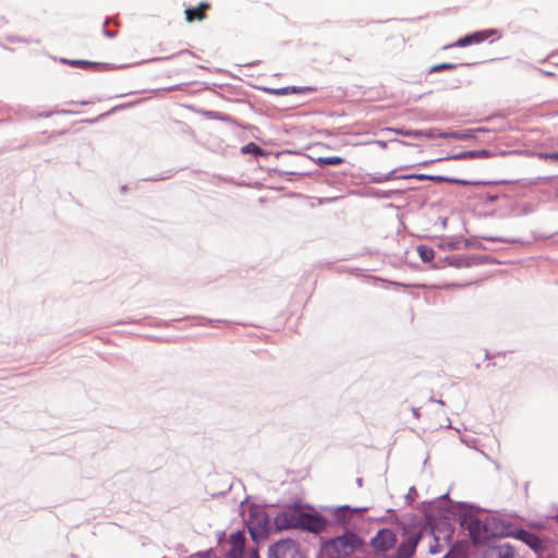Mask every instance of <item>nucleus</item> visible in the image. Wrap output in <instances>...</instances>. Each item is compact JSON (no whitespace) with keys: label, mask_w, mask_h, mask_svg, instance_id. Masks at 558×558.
I'll list each match as a JSON object with an SVG mask.
<instances>
[{"label":"nucleus","mask_w":558,"mask_h":558,"mask_svg":"<svg viewBox=\"0 0 558 558\" xmlns=\"http://www.w3.org/2000/svg\"><path fill=\"white\" fill-rule=\"evenodd\" d=\"M423 513L424 523L429 527L430 533H437L446 539H450L454 533L453 520L458 519L462 509L478 510V507L465 501L453 502L446 493L433 500L422 501L418 506Z\"/></svg>","instance_id":"1"},{"label":"nucleus","mask_w":558,"mask_h":558,"mask_svg":"<svg viewBox=\"0 0 558 558\" xmlns=\"http://www.w3.org/2000/svg\"><path fill=\"white\" fill-rule=\"evenodd\" d=\"M459 524L468 530L473 545L485 546L496 543L510 534L511 523L496 518L486 509H466L459 517Z\"/></svg>","instance_id":"2"},{"label":"nucleus","mask_w":558,"mask_h":558,"mask_svg":"<svg viewBox=\"0 0 558 558\" xmlns=\"http://www.w3.org/2000/svg\"><path fill=\"white\" fill-rule=\"evenodd\" d=\"M364 545L365 541L353 529H345L340 535L322 538L317 555L320 558H324V554L350 558L353 553L363 550Z\"/></svg>","instance_id":"3"},{"label":"nucleus","mask_w":558,"mask_h":558,"mask_svg":"<svg viewBox=\"0 0 558 558\" xmlns=\"http://www.w3.org/2000/svg\"><path fill=\"white\" fill-rule=\"evenodd\" d=\"M246 497L240 505V513L243 517V522L250 533L251 539L255 544H260L266 541L270 535V517L258 505H247V515L244 512V505L247 502Z\"/></svg>","instance_id":"4"},{"label":"nucleus","mask_w":558,"mask_h":558,"mask_svg":"<svg viewBox=\"0 0 558 558\" xmlns=\"http://www.w3.org/2000/svg\"><path fill=\"white\" fill-rule=\"evenodd\" d=\"M306 504H303L300 499L294 500L292 504L286 505L284 510L279 511L274 518V526L276 532H282L288 530H300L301 522L300 518L304 513Z\"/></svg>","instance_id":"5"},{"label":"nucleus","mask_w":558,"mask_h":558,"mask_svg":"<svg viewBox=\"0 0 558 558\" xmlns=\"http://www.w3.org/2000/svg\"><path fill=\"white\" fill-rule=\"evenodd\" d=\"M267 558H307L299 542L286 537L274 542L268 547Z\"/></svg>","instance_id":"6"},{"label":"nucleus","mask_w":558,"mask_h":558,"mask_svg":"<svg viewBox=\"0 0 558 558\" xmlns=\"http://www.w3.org/2000/svg\"><path fill=\"white\" fill-rule=\"evenodd\" d=\"M350 509L349 505L341 506H322L320 510L326 512L325 518L327 519V532H333L336 530L351 529L350 523L352 515L348 513Z\"/></svg>","instance_id":"7"},{"label":"nucleus","mask_w":558,"mask_h":558,"mask_svg":"<svg viewBox=\"0 0 558 558\" xmlns=\"http://www.w3.org/2000/svg\"><path fill=\"white\" fill-rule=\"evenodd\" d=\"M397 523L402 525L403 535H407L404 539L397 546L396 553L390 556H385V558H412L416 551L417 545L420 544L423 533L422 532H413L410 533L409 527L402 523L398 518L396 519Z\"/></svg>","instance_id":"8"},{"label":"nucleus","mask_w":558,"mask_h":558,"mask_svg":"<svg viewBox=\"0 0 558 558\" xmlns=\"http://www.w3.org/2000/svg\"><path fill=\"white\" fill-rule=\"evenodd\" d=\"M397 534L389 527L379 529L369 539V545L377 557L388 556L387 553L397 546Z\"/></svg>","instance_id":"9"},{"label":"nucleus","mask_w":558,"mask_h":558,"mask_svg":"<svg viewBox=\"0 0 558 558\" xmlns=\"http://www.w3.org/2000/svg\"><path fill=\"white\" fill-rule=\"evenodd\" d=\"M305 508L310 511H304L300 518L301 531L318 535L327 532V519L324 513L317 512L312 505L306 504Z\"/></svg>","instance_id":"10"},{"label":"nucleus","mask_w":558,"mask_h":558,"mask_svg":"<svg viewBox=\"0 0 558 558\" xmlns=\"http://www.w3.org/2000/svg\"><path fill=\"white\" fill-rule=\"evenodd\" d=\"M495 36L496 39H500L502 37V33L498 28H486L481 31H475L464 36L460 37L457 41L451 45H447L444 49H449L451 47H460L464 48L471 45L481 44L489 37Z\"/></svg>","instance_id":"11"},{"label":"nucleus","mask_w":558,"mask_h":558,"mask_svg":"<svg viewBox=\"0 0 558 558\" xmlns=\"http://www.w3.org/2000/svg\"><path fill=\"white\" fill-rule=\"evenodd\" d=\"M509 536H512L521 541L538 555L547 549V542L537 533L532 532L530 530L523 527L513 529L511 526Z\"/></svg>","instance_id":"12"},{"label":"nucleus","mask_w":558,"mask_h":558,"mask_svg":"<svg viewBox=\"0 0 558 558\" xmlns=\"http://www.w3.org/2000/svg\"><path fill=\"white\" fill-rule=\"evenodd\" d=\"M474 558H515V549L508 542L487 544Z\"/></svg>","instance_id":"13"},{"label":"nucleus","mask_w":558,"mask_h":558,"mask_svg":"<svg viewBox=\"0 0 558 558\" xmlns=\"http://www.w3.org/2000/svg\"><path fill=\"white\" fill-rule=\"evenodd\" d=\"M426 181H432L436 183H452V184H459V185H493V184H506L509 183V181L500 180V181H472L466 179H460L456 177H448V175H441V174H426Z\"/></svg>","instance_id":"14"},{"label":"nucleus","mask_w":558,"mask_h":558,"mask_svg":"<svg viewBox=\"0 0 558 558\" xmlns=\"http://www.w3.org/2000/svg\"><path fill=\"white\" fill-rule=\"evenodd\" d=\"M230 549L226 554V558H244V547L246 537L243 531L238 530L230 534Z\"/></svg>","instance_id":"15"},{"label":"nucleus","mask_w":558,"mask_h":558,"mask_svg":"<svg viewBox=\"0 0 558 558\" xmlns=\"http://www.w3.org/2000/svg\"><path fill=\"white\" fill-rule=\"evenodd\" d=\"M60 62L63 64H69L73 68H78V69H84V70L94 69L96 71H108V70H112L116 68L111 63L94 62V61L78 60V59L71 60V59H66V58H61Z\"/></svg>","instance_id":"16"},{"label":"nucleus","mask_w":558,"mask_h":558,"mask_svg":"<svg viewBox=\"0 0 558 558\" xmlns=\"http://www.w3.org/2000/svg\"><path fill=\"white\" fill-rule=\"evenodd\" d=\"M263 90L270 95L286 96L290 94H308L317 90L315 86H284L280 88L264 87Z\"/></svg>","instance_id":"17"},{"label":"nucleus","mask_w":558,"mask_h":558,"mask_svg":"<svg viewBox=\"0 0 558 558\" xmlns=\"http://www.w3.org/2000/svg\"><path fill=\"white\" fill-rule=\"evenodd\" d=\"M478 132H485L484 129L477 128V129H465V130H458V131H444L438 134L439 138H454L460 141H468L476 138V133Z\"/></svg>","instance_id":"18"},{"label":"nucleus","mask_w":558,"mask_h":558,"mask_svg":"<svg viewBox=\"0 0 558 558\" xmlns=\"http://www.w3.org/2000/svg\"><path fill=\"white\" fill-rule=\"evenodd\" d=\"M401 194H402L401 190L384 191V190H377V189H373V187L366 189V192H365L366 196L377 198V199H390L395 195H401Z\"/></svg>","instance_id":"19"},{"label":"nucleus","mask_w":558,"mask_h":558,"mask_svg":"<svg viewBox=\"0 0 558 558\" xmlns=\"http://www.w3.org/2000/svg\"><path fill=\"white\" fill-rule=\"evenodd\" d=\"M209 8V3L207 2H201L198 3L197 7H190V8H186L184 13H185V19L187 22H194V21H202L204 17H205V14H197V15H194V12H203V10L205 9H208Z\"/></svg>","instance_id":"20"},{"label":"nucleus","mask_w":558,"mask_h":558,"mask_svg":"<svg viewBox=\"0 0 558 558\" xmlns=\"http://www.w3.org/2000/svg\"><path fill=\"white\" fill-rule=\"evenodd\" d=\"M241 153L243 155H253L256 159L259 157H268L270 153L263 149L254 142H250L246 145L241 147Z\"/></svg>","instance_id":"21"},{"label":"nucleus","mask_w":558,"mask_h":558,"mask_svg":"<svg viewBox=\"0 0 558 558\" xmlns=\"http://www.w3.org/2000/svg\"><path fill=\"white\" fill-rule=\"evenodd\" d=\"M445 262H447L448 266L457 269L470 267L468 255H447L445 256Z\"/></svg>","instance_id":"22"},{"label":"nucleus","mask_w":558,"mask_h":558,"mask_svg":"<svg viewBox=\"0 0 558 558\" xmlns=\"http://www.w3.org/2000/svg\"><path fill=\"white\" fill-rule=\"evenodd\" d=\"M416 251L423 263H432L435 259V251L428 245L421 244Z\"/></svg>","instance_id":"23"},{"label":"nucleus","mask_w":558,"mask_h":558,"mask_svg":"<svg viewBox=\"0 0 558 558\" xmlns=\"http://www.w3.org/2000/svg\"><path fill=\"white\" fill-rule=\"evenodd\" d=\"M438 248L440 250H461L462 248V240L459 239H445L438 242Z\"/></svg>","instance_id":"24"},{"label":"nucleus","mask_w":558,"mask_h":558,"mask_svg":"<svg viewBox=\"0 0 558 558\" xmlns=\"http://www.w3.org/2000/svg\"><path fill=\"white\" fill-rule=\"evenodd\" d=\"M473 154H474V159L475 158L488 159V158H493V157H496L499 155H501V156L507 155V154H509V151H506V150L494 151L490 149L482 148V149H473Z\"/></svg>","instance_id":"25"},{"label":"nucleus","mask_w":558,"mask_h":558,"mask_svg":"<svg viewBox=\"0 0 558 558\" xmlns=\"http://www.w3.org/2000/svg\"><path fill=\"white\" fill-rule=\"evenodd\" d=\"M461 65L469 66L471 64L470 63H461ZM458 66H460V64H458V63L442 62V63H438V64L430 66L428 72L429 73H438L441 71L454 70Z\"/></svg>","instance_id":"26"},{"label":"nucleus","mask_w":558,"mask_h":558,"mask_svg":"<svg viewBox=\"0 0 558 558\" xmlns=\"http://www.w3.org/2000/svg\"><path fill=\"white\" fill-rule=\"evenodd\" d=\"M387 132H392L398 135H402L405 137L420 138L421 133L417 130L412 129H403V128H387Z\"/></svg>","instance_id":"27"},{"label":"nucleus","mask_w":558,"mask_h":558,"mask_svg":"<svg viewBox=\"0 0 558 558\" xmlns=\"http://www.w3.org/2000/svg\"><path fill=\"white\" fill-rule=\"evenodd\" d=\"M468 262L470 264V267L475 265H485V264H492L494 263V258L487 256V255H468Z\"/></svg>","instance_id":"28"},{"label":"nucleus","mask_w":558,"mask_h":558,"mask_svg":"<svg viewBox=\"0 0 558 558\" xmlns=\"http://www.w3.org/2000/svg\"><path fill=\"white\" fill-rule=\"evenodd\" d=\"M319 166H339L344 162V159L340 156H328V157H319L316 160Z\"/></svg>","instance_id":"29"},{"label":"nucleus","mask_w":558,"mask_h":558,"mask_svg":"<svg viewBox=\"0 0 558 558\" xmlns=\"http://www.w3.org/2000/svg\"><path fill=\"white\" fill-rule=\"evenodd\" d=\"M205 117H207L210 120H218L223 122H233V118L229 114L222 113L220 111H214V110H207L204 112Z\"/></svg>","instance_id":"30"},{"label":"nucleus","mask_w":558,"mask_h":558,"mask_svg":"<svg viewBox=\"0 0 558 558\" xmlns=\"http://www.w3.org/2000/svg\"><path fill=\"white\" fill-rule=\"evenodd\" d=\"M444 159H446V160L474 159L473 149L454 153V154L444 157Z\"/></svg>","instance_id":"31"},{"label":"nucleus","mask_w":558,"mask_h":558,"mask_svg":"<svg viewBox=\"0 0 558 558\" xmlns=\"http://www.w3.org/2000/svg\"><path fill=\"white\" fill-rule=\"evenodd\" d=\"M363 179L366 180V182L374 184H381L385 182L384 173L380 172L366 173Z\"/></svg>","instance_id":"32"},{"label":"nucleus","mask_w":558,"mask_h":558,"mask_svg":"<svg viewBox=\"0 0 558 558\" xmlns=\"http://www.w3.org/2000/svg\"><path fill=\"white\" fill-rule=\"evenodd\" d=\"M477 248V250H486L485 245L480 242L472 239H463L462 240V248Z\"/></svg>","instance_id":"33"},{"label":"nucleus","mask_w":558,"mask_h":558,"mask_svg":"<svg viewBox=\"0 0 558 558\" xmlns=\"http://www.w3.org/2000/svg\"><path fill=\"white\" fill-rule=\"evenodd\" d=\"M430 534L434 537V544L429 545L428 551L432 555H436V554L441 551V545L439 543L441 536L439 534H437V533H430Z\"/></svg>","instance_id":"34"},{"label":"nucleus","mask_w":558,"mask_h":558,"mask_svg":"<svg viewBox=\"0 0 558 558\" xmlns=\"http://www.w3.org/2000/svg\"><path fill=\"white\" fill-rule=\"evenodd\" d=\"M126 106H128V105H118V106H114V107H113V108H111L109 111H107V112H105V113L99 114L97 118L88 119V120H86V122H87V123H89V124H93V123H95V122H97V121H99V120H101V119H104V118L108 117V116H109V114H111L112 112H116V111H118V110H120V109H122V108H125Z\"/></svg>","instance_id":"35"},{"label":"nucleus","mask_w":558,"mask_h":558,"mask_svg":"<svg viewBox=\"0 0 558 558\" xmlns=\"http://www.w3.org/2000/svg\"><path fill=\"white\" fill-rule=\"evenodd\" d=\"M478 198L481 199L483 205H489V204L496 203L499 199V195L493 194V193H484V194H480Z\"/></svg>","instance_id":"36"},{"label":"nucleus","mask_w":558,"mask_h":558,"mask_svg":"<svg viewBox=\"0 0 558 558\" xmlns=\"http://www.w3.org/2000/svg\"><path fill=\"white\" fill-rule=\"evenodd\" d=\"M417 132L421 133V137L435 138L438 137V134L442 131L436 128H430L426 130H417Z\"/></svg>","instance_id":"37"},{"label":"nucleus","mask_w":558,"mask_h":558,"mask_svg":"<svg viewBox=\"0 0 558 558\" xmlns=\"http://www.w3.org/2000/svg\"><path fill=\"white\" fill-rule=\"evenodd\" d=\"M409 168H412V166H402V167H400V168L392 169V170H390V171H389V172H387V173H384L385 182H386V181H390V180H401V179L399 178V175H397V172H398L399 170H405V169H409Z\"/></svg>","instance_id":"38"},{"label":"nucleus","mask_w":558,"mask_h":558,"mask_svg":"<svg viewBox=\"0 0 558 558\" xmlns=\"http://www.w3.org/2000/svg\"><path fill=\"white\" fill-rule=\"evenodd\" d=\"M536 155L542 160H553L558 162V151H539Z\"/></svg>","instance_id":"39"},{"label":"nucleus","mask_w":558,"mask_h":558,"mask_svg":"<svg viewBox=\"0 0 558 558\" xmlns=\"http://www.w3.org/2000/svg\"><path fill=\"white\" fill-rule=\"evenodd\" d=\"M400 179L402 180H411L415 179L417 181H426V173H408V174H400Z\"/></svg>","instance_id":"40"},{"label":"nucleus","mask_w":558,"mask_h":558,"mask_svg":"<svg viewBox=\"0 0 558 558\" xmlns=\"http://www.w3.org/2000/svg\"><path fill=\"white\" fill-rule=\"evenodd\" d=\"M483 239L489 241V242H496V243H517V240L502 238V236H484Z\"/></svg>","instance_id":"41"},{"label":"nucleus","mask_w":558,"mask_h":558,"mask_svg":"<svg viewBox=\"0 0 558 558\" xmlns=\"http://www.w3.org/2000/svg\"><path fill=\"white\" fill-rule=\"evenodd\" d=\"M430 267L433 269H444V268L448 267L447 262H445V256L438 257L437 259L433 260Z\"/></svg>","instance_id":"42"},{"label":"nucleus","mask_w":558,"mask_h":558,"mask_svg":"<svg viewBox=\"0 0 558 558\" xmlns=\"http://www.w3.org/2000/svg\"><path fill=\"white\" fill-rule=\"evenodd\" d=\"M369 510V507H351L350 506V509H348V513H350V515H354V514H363L365 512H367Z\"/></svg>","instance_id":"43"},{"label":"nucleus","mask_w":558,"mask_h":558,"mask_svg":"<svg viewBox=\"0 0 558 558\" xmlns=\"http://www.w3.org/2000/svg\"><path fill=\"white\" fill-rule=\"evenodd\" d=\"M182 54H191V56H194L190 50H181L179 51L178 53H173L171 56H168V57H165V58H155L153 59L151 61H161V60H171L178 56H182Z\"/></svg>","instance_id":"44"},{"label":"nucleus","mask_w":558,"mask_h":558,"mask_svg":"<svg viewBox=\"0 0 558 558\" xmlns=\"http://www.w3.org/2000/svg\"><path fill=\"white\" fill-rule=\"evenodd\" d=\"M417 497V490L414 486L410 487L408 494L405 495L407 504L410 505Z\"/></svg>","instance_id":"45"},{"label":"nucleus","mask_w":558,"mask_h":558,"mask_svg":"<svg viewBox=\"0 0 558 558\" xmlns=\"http://www.w3.org/2000/svg\"><path fill=\"white\" fill-rule=\"evenodd\" d=\"M11 43L39 44V39L14 37L10 38Z\"/></svg>","instance_id":"46"},{"label":"nucleus","mask_w":558,"mask_h":558,"mask_svg":"<svg viewBox=\"0 0 558 558\" xmlns=\"http://www.w3.org/2000/svg\"><path fill=\"white\" fill-rule=\"evenodd\" d=\"M109 21H110L109 17H107L105 20L102 33L108 38H114L117 36V32L107 28V25H108Z\"/></svg>","instance_id":"47"},{"label":"nucleus","mask_w":558,"mask_h":558,"mask_svg":"<svg viewBox=\"0 0 558 558\" xmlns=\"http://www.w3.org/2000/svg\"><path fill=\"white\" fill-rule=\"evenodd\" d=\"M440 161H447L446 159H444V157H440V158H437V159H430V160H425V161H422L420 163H417L415 167H428L435 162H440Z\"/></svg>","instance_id":"48"},{"label":"nucleus","mask_w":558,"mask_h":558,"mask_svg":"<svg viewBox=\"0 0 558 558\" xmlns=\"http://www.w3.org/2000/svg\"><path fill=\"white\" fill-rule=\"evenodd\" d=\"M202 558H219L217 557L216 555H211V551L210 550H206V551H203L201 554Z\"/></svg>","instance_id":"49"},{"label":"nucleus","mask_w":558,"mask_h":558,"mask_svg":"<svg viewBox=\"0 0 558 558\" xmlns=\"http://www.w3.org/2000/svg\"><path fill=\"white\" fill-rule=\"evenodd\" d=\"M53 114V111H45V112H40L38 113V118H49Z\"/></svg>","instance_id":"50"},{"label":"nucleus","mask_w":558,"mask_h":558,"mask_svg":"<svg viewBox=\"0 0 558 558\" xmlns=\"http://www.w3.org/2000/svg\"><path fill=\"white\" fill-rule=\"evenodd\" d=\"M375 144H376L378 147H380L381 149L387 148V142H385V141H380V140H379V141H376V142H375Z\"/></svg>","instance_id":"51"},{"label":"nucleus","mask_w":558,"mask_h":558,"mask_svg":"<svg viewBox=\"0 0 558 558\" xmlns=\"http://www.w3.org/2000/svg\"><path fill=\"white\" fill-rule=\"evenodd\" d=\"M390 142L391 143H398V144H401V145H404V146H410L411 145L410 143H408L405 141H401V140H397V138L391 140Z\"/></svg>","instance_id":"52"},{"label":"nucleus","mask_w":558,"mask_h":558,"mask_svg":"<svg viewBox=\"0 0 558 558\" xmlns=\"http://www.w3.org/2000/svg\"><path fill=\"white\" fill-rule=\"evenodd\" d=\"M500 354H501L500 352L497 353V355H500ZM495 356H496V354H495ZM493 357H494V355L490 354L487 350H485V359L486 360H490Z\"/></svg>","instance_id":"53"},{"label":"nucleus","mask_w":558,"mask_h":558,"mask_svg":"<svg viewBox=\"0 0 558 558\" xmlns=\"http://www.w3.org/2000/svg\"><path fill=\"white\" fill-rule=\"evenodd\" d=\"M208 323L209 324H214V323H216V324H226V325L229 324L227 320H221V319H218V320H210V319H208Z\"/></svg>","instance_id":"54"},{"label":"nucleus","mask_w":558,"mask_h":558,"mask_svg":"<svg viewBox=\"0 0 558 558\" xmlns=\"http://www.w3.org/2000/svg\"><path fill=\"white\" fill-rule=\"evenodd\" d=\"M251 558H259V555H258V550L257 549H253L251 551Z\"/></svg>","instance_id":"55"},{"label":"nucleus","mask_w":558,"mask_h":558,"mask_svg":"<svg viewBox=\"0 0 558 558\" xmlns=\"http://www.w3.org/2000/svg\"><path fill=\"white\" fill-rule=\"evenodd\" d=\"M412 413L416 418L420 417V410L417 408H412Z\"/></svg>","instance_id":"56"},{"label":"nucleus","mask_w":558,"mask_h":558,"mask_svg":"<svg viewBox=\"0 0 558 558\" xmlns=\"http://www.w3.org/2000/svg\"><path fill=\"white\" fill-rule=\"evenodd\" d=\"M356 485H357L359 487H361V486L363 485V478H362V477H357V478H356Z\"/></svg>","instance_id":"57"},{"label":"nucleus","mask_w":558,"mask_h":558,"mask_svg":"<svg viewBox=\"0 0 558 558\" xmlns=\"http://www.w3.org/2000/svg\"><path fill=\"white\" fill-rule=\"evenodd\" d=\"M430 401L436 402V403H439V404H441V405H444V404H445V402H444L442 400H440V399H439V400H436V399H434V398H430Z\"/></svg>","instance_id":"58"},{"label":"nucleus","mask_w":558,"mask_h":558,"mask_svg":"<svg viewBox=\"0 0 558 558\" xmlns=\"http://www.w3.org/2000/svg\"><path fill=\"white\" fill-rule=\"evenodd\" d=\"M551 519H554L558 523V511L550 515Z\"/></svg>","instance_id":"59"},{"label":"nucleus","mask_w":558,"mask_h":558,"mask_svg":"<svg viewBox=\"0 0 558 558\" xmlns=\"http://www.w3.org/2000/svg\"><path fill=\"white\" fill-rule=\"evenodd\" d=\"M539 72H541V73H543V74H545V75H547V76L553 75V73H551V72H546V71H543V70H539Z\"/></svg>","instance_id":"60"},{"label":"nucleus","mask_w":558,"mask_h":558,"mask_svg":"<svg viewBox=\"0 0 558 558\" xmlns=\"http://www.w3.org/2000/svg\"><path fill=\"white\" fill-rule=\"evenodd\" d=\"M167 89H168V90H177V89H179V86H178V85H177V86H171V87H169V88H167Z\"/></svg>","instance_id":"61"},{"label":"nucleus","mask_w":558,"mask_h":558,"mask_svg":"<svg viewBox=\"0 0 558 558\" xmlns=\"http://www.w3.org/2000/svg\"><path fill=\"white\" fill-rule=\"evenodd\" d=\"M163 179H166V178H165V177H162V178H155V179H148V180H149V181H158V180H163Z\"/></svg>","instance_id":"62"},{"label":"nucleus","mask_w":558,"mask_h":558,"mask_svg":"<svg viewBox=\"0 0 558 558\" xmlns=\"http://www.w3.org/2000/svg\"><path fill=\"white\" fill-rule=\"evenodd\" d=\"M489 366L495 367V366H496V363H488V364H487V367H489Z\"/></svg>","instance_id":"63"},{"label":"nucleus","mask_w":558,"mask_h":558,"mask_svg":"<svg viewBox=\"0 0 558 558\" xmlns=\"http://www.w3.org/2000/svg\"><path fill=\"white\" fill-rule=\"evenodd\" d=\"M121 191L124 193V192L126 191V186H125V185H123V186L121 187Z\"/></svg>","instance_id":"64"}]
</instances>
